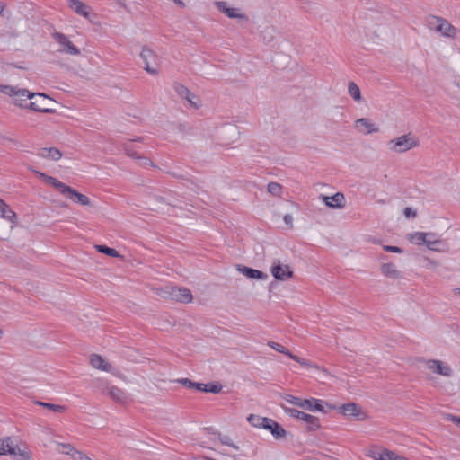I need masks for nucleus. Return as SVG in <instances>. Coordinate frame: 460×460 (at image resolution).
<instances>
[{"mask_svg": "<svg viewBox=\"0 0 460 460\" xmlns=\"http://www.w3.org/2000/svg\"><path fill=\"white\" fill-rule=\"evenodd\" d=\"M159 295L164 299L188 304L192 301V294L187 288L165 287Z\"/></svg>", "mask_w": 460, "mask_h": 460, "instance_id": "1", "label": "nucleus"}, {"mask_svg": "<svg viewBox=\"0 0 460 460\" xmlns=\"http://www.w3.org/2000/svg\"><path fill=\"white\" fill-rule=\"evenodd\" d=\"M11 455L14 460H30V454L20 449L10 437L0 439V456Z\"/></svg>", "mask_w": 460, "mask_h": 460, "instance_id": "2", "label": "nucleus"}, {"mask_svg": "<svg viewBox=\"0 0 460 460\" xmlns=\"http://www.w3.org/2000/svg\"><path fill=\"white\" fill-rule=\"evenodd\" d=\"M390 149L396 153H404L419 146V139L411 133L389 141Z\"/></svg>", "mask_w": 460, "mask_h": 460, "instance_id": "3", "label": "nucleus"}, {"mask_svg": "<svg viewBox=\"0 0 460 460\" xmlns=\"http://www.w3.org/2000/svg\"><path fill=\"white\" fill-rule=\"evenodd\" d=\"M2 92L11 97H13V102L17 106L29 107L27 104L28 100L33 101L34 93L26 89H20L13 86H4Z\"/></svg>", "mask_w": 460, "mask_h": 460, "instance_id": "4", "label": "nucleus"}, {"mask_svg": "<svg viewBox=\"0 0 460 460\" xmlns=\"http://www.w3.org/2000/svg\"><path fill=\"white\" fill-rule=\"evenodd\" d=\"M428 23L431 30L443 36L453 38L456 35V29L443 18L432 16L429 19Z\"/></svg>", "mask_w": 460, "mask_h": 460, "instance_id": "5", "label": "nucleus"}, {"mask_svg": "<svg viewBox=\"0 0 460 460\" xmlns=\"http://www.w3.org/2000/svg\"><path fill=\"white\" fill-rule=\"evenodd\" d=\"M55 102L44 93H34L33 101L29 103L30 109L44 113H52L55 109L51 107Z\"/></svg>", "mask_w": 460, "mask_h": 460, "instance_id": "6", "label": "nucleus"}, {"mask_svg": "<svg viewBox=\"0 0 460 460\" xmlns=\"http://www.w3.org/2000/svg\"><path fill=\"white\" fill-rule=\"evenodd\" d=\"M140 58L145 64V70L150 75L158 74V57L148 48H143Z\"/></svg>", "mask_w": 460, "mask_h": 460, "instance_id": "7", "label": "nucleus"}, {"mask_svg": "<svg viewBox=\"0 0 460 460\" xmlns=\"http://www.w3.org/2000/svg\"><path fill=\"white\" fill-rule=\"evenodd\" d=\"M52 37L61 46L58 49L60 53L72 56H78L80 54V49L75 47L65 34L56 31L52 33Z\"/></svg>", "mask_w": 460, "mask_h": 460, "instance_id": "8", "label": "nucleus"}, {"mask_svg": "<svg viewBox=\"0 0 460 460\" xmlns=\"http://www.w3.org/2000/svg\"><path fill=\"white\" fill-rule=\"evenodd\" d=\"M270 272L276 279L281 281L288 280L293 277V271L290 267L287 264L281 263L279 260L273 261Z\"/></svg>", "mask_w": 460, "mask_h": 460, "instance_id": "9", "label": "nucleus"}, {"mask_svg": "<svg viewBox=\"0 0 460 460\" xmlns=\"http://www.w3.org/2000/svg\"><path fill=\"white\" fill-rule=\"evenodd\" d=\"M63 187L64 188H60L59 192L62 195L69 198L72 201L79 203L83 206H89L91 204L90 199L87 196L77 192L75 190L66 185L65 183H63Z\"/></svg>", "mask_w": 460, "mask_h": 460, "instance_id": "10", "label": "nucleus"}, {"mask_svg": "<svg viewBox=\"0 0 460 460\" xmlns=\"http://www.w3.org/2000/svg\"><path fill=\"white\" fill-rule=\"evenodd\" d=\"M174 90L181 98L188 101L191 107L196 109L199 108V97L191 93L186 86L179 83H175Z\"/></svg>", "mask_w": 460, "mask_h": 460, "instance_id": "11", "label": "nucleus"}, {"mask_svg": "<svg viewBox=\"0 0 460 460\" xmlns=\"http://www.w3.org/2000/svg\"><path fill=\"white\" fill-rule=\"evenodd\" d=\"M427 367L435 374L444 376H451V367L440 360L429 359L426 362Z\"/></svg>", "mask_w": 460, "mask_h": 460, "instance_id": "12", "label": "nucleus"}, {"mask_svg": "<svg viewBox=\"0 0 460 460\" xmlns=\"http://www.w3.org/2000/svg\"><path fill=\"white\" fill-rule=\"evenodd\" d=\"M339 411L345 416L355 417L357 420H364L366 414L361 411L359 406L354 402L345 403L339 407Z\"/></svg>", "mask_w": 460, "mask_h": 460, "instance_id": "13", "label": "nucleus"}, {"mask_svg": "<svg viewBox=\"0 0 460 460\" xmlns=\"http://www.w3.org/2000/svg\"><path fill=\"white\" fill-rule=\"evenodd\" d=\"M215 5L220 12L224 13L229 18L248 20V17L245 14L239 13L235 8L228 7L227 4L224 1H217L215 3Z\"/></svg>", "mask_w": 460, "mask_h": 460, "instance_id": "14", "label": "nucleus"}, {"mask_svg": "<svg viewBox=\"0 0 460 460\" xmlns=\"http://www.w3.org/2000/svg\"><path fill=\"white\" fill-rule=\"evenodd\" d=\"M425 244L429 250L434 252H447L448 250L447 242L437 238L436 234L435 237H427Z\"/></svg>", "mask_w": 460, "mask_h": 460, "instance_id": "15", "label": "nucleus"}, {"mask_svg": "<svg viewBox=\"0 0 460 460\" xmlns=\"http://www.w3.org/2000/svg\"><path fill=\"white\" fill-rule=\"evenodd\" d=\"M108 393L110 397L118 403L123 404L127 402L128 396L126 393L117 386L107 387L102 393Z\"/></svg>", "mask_w": 460, "mask_h": 460, "instance_id": "16", "label": "nucleus"}, {"mask_svg": "<svg viewBox=\"0 0 460 460\" xmlns=\"http://www.w3.org/2000/svg\"><path fill=\"white\" fill-rule=\"evenodd\" d=\"M323 403V401L316 398L304 399L302 409L309 411L326 412Z\"/></svg>", "mask_w": 460, "mask_h": 460, "instance_id": "17", "label": "nucleus"}, {"mask_svg": "<svg viewBox=\"0 0 460 460\" xmlns=\"http://www.w3.org/2000/svg\"><path fill=\"white\" fill-rule=\"evenodd\" d=\"M90 361L91 365L96 369H100L110 373H111L113 370L112 366L107 363L105 359L98 354L91 355Z\"/></svg>", "mask_w": 460, "mask_h": 460, "instance_id": "18", "label": "nucleus"}, {"mask_svg": "<svg viewBox=\"0 0 460 460\" xmlns=\"http://www.w3.org/2000/svg\"><path fill=\"white\" fill-rule=\"evenodd\" d=\"M237 270L248 279H266L268 275L261 270L238 265Z\"/></svg>", "mask_w": 460, "mask_h": 460, "instance_id": "19", "label": "nucleus"}, {"mask_svg": "<svg viewBox=\"0 0 460 460\" xmlns=\"http://www.w3.org/2000/svg\"><path fill=\"white\" fill-rule=\"evenodd\" d=\"M264 429L270 430L276 439H280L286 437L287 431L277 421L270 419L269 423L266 424Z\"/></svg>", "mask_w": 460, "mask_h": 460, "instance_id": "20", "label": "nucleus"}, {"mask_svg": "<svg viewBox=\"0 0 460 460\" xmlns=\"http://www.w3.org/2000/svg\"><path fill=\"white\" fill-rule=\"evenodd\" d=\"M321 198L324 201L325 205L330 208H342L345 200L344 195L341 192L331 197L322 195Z\"/></svg>", "mask_w": 460, "mask_h": 460, "instance_id": "21", "label": "nucleus"}, {"mask_svg": "<svg viewBox=\"0 0 460 460\" xmlns=\"http://www.w3.org/2000/svg\"><path fill=\"white\" fill-rule=\"evenodd\" d=\"M427 237H435V233L414 232L407 234V240L418 245L425 244Z\"/></svg>", "mask_w": 460, "mask_h": 460, "instance_id": "22", "label": "nucleus"}, {"mask_svg": "<svg viewBox=\"0 0 460 460\" xmlns=\"http://www.w3.org/2000/svg\"><path fill=\"white\" fill-rule=\"evenodd\" d=\"M39 155H40L43 158H49L54 161H58L61 158L62 153L56 147H44L40 149Z\"/></svg>", "mask_w": 460, "mask_h": 460, "instance_id": "23", "label": "nucleus"}, {"mask_svg": "<svg viewBox=\"0 0 460 460\" xmlns=\"http://www.w3.org/2000/svg\"><path fill=\"white\" fill-rule=\"evenodd\" d=\"M356 128H364L366 134H371L378 131V128L375 124L371 123L369 119L362 118L355 121Z\"/></svg>", "mask_w": 460, "mask_h": 460, "instance_id": "24", "label": "nucleus"}, {"mask_svg": "<svg viewBox=\"0 0 460 460\" xmlns=\"http://www.w3.org/2000/svg\"><path fill=\"white\" fill-rule=\"evenodd\" d=\"M381 272L384 276L398 279L401 277L400 271L397 270L396 267L393 263H384L381 265Z\"/></svg>", "mask_w": 460, "mask_h": 460, "instance_id": "25", "label": "nucleus"}, {"mask_svg": "<svg viewBox=\"0 0 460 460\" xmlns=\"http://www.w3.org/2000/svg\"><path fill=\"white\" fill-rule=\"evenodd\" d=\"M247 420L252 426L255 428L264 429L266 424L269 423L270 418L250 414L247 418Z\"/></svg>", "mask_w": 460, "mask_h": 460, "instance_id": "26", "label": "nucleus"}, {"mask_svg": "<svg viewBox=\"0 0 460 460\" xmlns=\"http://www.w3.org/2000/svg\"><path fill=\"white\" fill-rule=\"evenodd\" d=\"M35 172L46 183L51 185L52 187L57 189L58 191H59L60 188H64L63 187V182L58 181L57 178L49 176V175H47L46 173L39 172V171H36Z\"/></svg>", "mask_w": 460, "mask_h": 460, "instance_id": "27", "label": "nucleus"}, {"mask_svg": "<svg viewBox=\"0 0 460 460\" xmlns=\"http://www.w3.org/2000/svg\"><path fill=\"white\" fill-rule=\"evenodd\" d=\"M282 410L284 411V412L286 414H288V416L294 418V419H296V420H305L307 413L304 412V411H298L296 409H294V408H290V407H288L284 404H280Z\"/></svg>", "mask_w": 460, "mask_h": 460, "instance_id": "28", "label": "nucleus"}, {"mask_svg": "<svg viewBox=\"0 0 460 460\" xmlns=\"http://www.w3.org/2000/svg\"><path fill=\"white\" fill-rule=\"evenodd\" d=\"M304 422L306 423V429L308 431H316L321 428L320 420L317 417L313 416L311 414L306 415Z\"/></svg>", "mask_w": 460, "mask_h": 460, "instance_id": "29", "label": "nucleus"}, {"mask_svg": "<svg viewBox=\"0 0 460 460\" xmlns=\"http://www.w3.org/2000/svg\"><path fill=\"white\" fill-rule=\"evenodd\" d=\"M348 92L352 99L356 102L361 101V92L359 87L354 82H349L348 84Z\"/></svg>", "mask_w": 460, "mask_h": 460, "instance_id": "30", "label": "nucleus"}, {"mask_svg": "<svg viewBox=\"0 0 460 460\" xmlns=\"http://www.w3.org/2000/svg\"><path fill=\"white\" fill-rule=\"evenodd\" d=\"M70 6L75 10V12L78 14H81L84 17L88 16V12L86 11V6L78 0H70Z\"/></svg>", "mask_w": 460, "mask_h": 460, "instance_id": "31", "label": "nucleus"}, {"mask_svg": "<svg viewBox=\"0 0 460 460\" xmlns=\"http://www.w3.org/2000/svg\"><path fill=\"white\" fill-rule=\"evenodd\" d=\"M36 404H38L43 408L49 409L50 411H56V412H62V411H65L66 409V406H64V405H58V404L44 402H40V401H37Z\"/></svg>", "mask_w": 460, "mask_h": 460, "instance_id": "32", "label": "nucleus"}, {"mask_svg": "<svg viewBox=\"0 0 460 460\" xmlns=\"http://www.w3.org/2000/svg\"><path fill=\"white\" fill-rule=\"evenodd\" d=\"M96 249L98 252L104 253L110 257H112V258L119 257V252L113 248H110L105 245H96Z\"/></svg>", "mask_w": 460, "mask_h": 460, "instance_id": "33", "label": "nucleus"}, {"mask_svg": "<svg viewBox=\"0 0 460 460\" xmlns=\"http://www.w3.org/2000/svg\"><path fill=\"white\" fill-rule=\"evenodd\" d=\"M125 153L127 155L134 158V159H137V158H139L140 157V155H138V153L135 150V146L133 145V141H129L128 143H125L124 145V147H123Z\"/></svg>", "mask_w": 460, "mask_h": 460, "instance_id": "34", "label": "nucleus"}, {"mask_svg": "<svg viewBox=\"0 0 460 460\" xmlns=\"http://www.w3.org/2000/svg\"><path fill=\"white\" fill-rule=\"evenodd\" d=\"M268 346L271 349H275L276 351L285 354L290 358V356H293L294 354L291 353L287 348L282 346L281 344L275 342V341H269Z\"/></svg>", "mask_w": 460, "mask_h": 460, "instance_id": "35", "label": "nucleus"}, {"mask_svg": "<svg viewBox=\"0 0 460 460\" xmlns=\"http://www.w3.org/2000/svg\"><path fill=\"white\" fill-rule=\"evenodd\" d=\"M213 434H217L221 444L231 447L235 450L239 449V447L233 443L232 439L228 436L222 435L220 432H213Z\"/></svg>", "mask_w": 460, "mask_h": 460, "instance_id": "36", "label": "nucleus"}, {"mask_svg": "<svg viewBox=\"0 0 460 460\" xmlns=\"http://www.w3.org/2000/svg\"><path fill=\"white\" fill-rule=\"evenodd\" d=\"M377 454L378 456H374L376 460H395L396 457V454L389 450H383Z\"/></svg>", "mask_w": 460, "mask_h": 460, "instance_id": "37", "label": "nucleus"}, {"mask_svg": "<svg viewBox=\"0 0 460 460\" xmlns=\"http://www.w3.org/2000/svg\"><path fill=\"white\" fill-rule=\"evenodd\" d=\"M267 190L273 196L279 197L281 195L282 187L277 182H270L267 186Z\"/></svg>", "mask_w": 460, "mask_h": 460, "instance_id": "38", "label": "nucleus"}, {"mask_svg": "<svg viewBox=\"0 0 460 460\" xmlns=\"http://www.w3.org/2000/svg\"><path fill=\"white\" fill-rule=\"evenodd\" d=\"M282 398L284 400H286L287 402L297 406V407H300L302 408L303 406V401L304 399L300 398V397H296V396H294V395H291V394H284L282 395Z\"/></svg>", "mask_w": 460, "mask_h": 460, "instance_id": "39", "label": "nucleus"}, {"mask_svg": "<svg viewBox=\"0 0 460 460\" xmlns=\"http://www.w3.org/2000/svg\"><path fill=\"white\" fill-rule=\"evenodd\" d=\"M290 358L300 364L301 366L307 367H315L319 368L316 365H314L311 361L306 360L303 358H300L296 355L290 356Z\"/></svg>", "mask_w": 460, "mask_h": 460, "instance_id": "40", "label": "nucleus"}, {"mask_svg": "<svg viewBox=\"0 0 460 460\" xmlns=\"http://www.w3.org/2000/svg\"><path fill=\"white\" fill-rule=\"evenodd\" d=\"M222 390V385L218 383H208L206 385L205 392L218 394Z\"/></svg>", "mask_w": 460, "mask_h": 460, "instance_id": "41", "label": "nucleus"}, {"mask_svg": "<svg viewBox=\"0 0 460 460\" xmlns=\"http://www.w3.org/2000/svg\"><path fill=\"white\" fill-rule=\"evenodd\" d=\"M2 217L7 219L8 221L12 223H15L17 219V216L15 212H13L10 208L6 209L4 213H3Z\"/></svg>", "mask_w": 460, "mask_h": 460, "instance_id": "42", "label": "nucleus"}, {"mask_svg": "<svg viewBox=\"0 0 460 460\" xmlns=\"http://www.w3.org/2000/svg\"><path fill=\"white\" fill-rule=\"evenodd\" d=\"M58 447L62 449L61 453L71 456L72 451H75V448L71 444L58 443Z\"/></svg>", "mask_w": 460, "mask_h": 460, "instance_id": "43", "label": "nucleus"}, {"mask_svg": "<svg viewBox=\"0 0 460 460\" xmlns=\"http://www.w3.org/2000/svg\"><path fill=\"white\" fill-rule=\"evenodd\" d=\"M383 249L388 252L402 253L403 250L398 246L384 245Z\"/></svg>", "mask_w": 460, "mask_h": 460, "instance_id": "44", "label": "nucleus"}, {"mask_svg": "<svg viewBox=\"0 0 460 460\" xmlns=\"http://www.w3.org/2000/svg\"><path fill=\"white\" fill-rule=\"evenodd\" d=\"M177 383L188 388H194L195 385V382L190 380L189 378H180L177 380Z\"/></svg>", "mask_w": 460, "mask_h": 460, "instance_id": "45", "label": "nucleus"}, {"mask_svg": "<svg viewBox=\"0 0 460 460\" xmlns=\"http://www.w3.org/2000/svg\"><path fill=\"white\" fill-rule=\"evenodd\" d=\"M137 159L140 161V164L142 166H145V167H147V166L154 167L155 166L154 163L148 157H145V156H141L140 155V157L137 158Z\"/></svg>", "mask_w": 460, "mask_h": 460, "instance_id": "46", "label": "nucleus"}, {"mask_svg": "<svg viewBox=\"0 0 460 460\" xmlns=\"http://www.w3.org/2000/svg\"><path fill=\"white\" fill-rule=\"evenodd\" d=\"M87 456H85L83 452L81 451H78V450H75V451H72V454H71V457L74 459V460H84L86 458Z\"/></svg>", "mask_w": 460, "mask_h": 460, "instance_id": "47", "label": "nucleus"}, {"mask_svg": "<svg viewBox=\"0 0 460 460\" xmlns=\"http://www.w3.org/2000/svg\"><path fill=\"white\" fill-rule=\"evenodd\" d=\"M403 214L407 218H414L417 217V211L411 208H405L403 210Z\"/></svg>", "mask_w": 460, "mask_h": 460, "instance_id": "48", "label": "nucleus"}, {"mask_svg": "<svg viewBox=\"0 0 460 460\" xmlns=\"http://www.w3.org/2000/svg\"><path fill=\"white\" fill-rule=\"evenodd\" d=\"M447 420L454 422L456 425L460 427V417L453 415V414H448L447 416Z\"/></svg>", "mask_w": 460, "mask_h": 460, "instance_id": "49", "label": "nucleus"}, {"mask_svg": "<svg viewBox=\"0 0 460 460\" xmlns=\"http://www.w3.org/2000/svg\"><path fill=\"white\" fill-rule=\"evenodd\" d=\"M284 222L289 226L290 228L293 227V217L290 214H287L283 217Z\"/></svg>", "mask_w": 460, "mask_h": 460, "instance_id": "50", "label": "nucleus"}, {"mask_svg": "<svg viewBox=\"0 0 460 460\" xmlns=\"http://www.w3.org/2000/svg\"><path fill=\"white\" fill-rule=\"evenodd\" d=\"M9 208V206L0 199V216H3V213L6 211V209Z\"/></svg>", "mask_w": 460, "mask_h": 460, "instance_id": "51", "label": "nucleus"}, {"mask_svg": "<svg viewBox=\"0 0 460 460\" xmlns=\"http://www.w3.org/2000/svg\"><path fill=\"white\" fill-rule=\"evenodd\" d=\"M206 385H207V384L196 383V382H195L194 388H196V389H197V390H199V391L205 392V390H206Z\"/></svg>", "mask_w": 460, "mask_h": 460, "instance_id": "52", "label": "nucleus"}, {"mask_svg": "<svg viewBox=\"0 0 460 460\" xmlns=\"http://www.w3.org/2000/svg\"><path fill=\"white\" fill-rule=\"evenodd\" d=\"M173 2H174L176 4H178V5L181 6V7H184V6H185V4H184V2H183L182 0H173Z\"/></svg>", "mask_w": 460, "mask_h": 460, "instance_id": "53", "label": "nucleus"}, {"mask_svg": "<svg viewBox=\"0 0 460 460\" xmlns=\"http://www.w3.org/2000/svg\"><path fill=\"white\" fill-rule=\"evenodd\" d=\"M395 460H409L408 458L396 455Z\"/></svg>", "mask_w": 460, "mask_h": 460, "instance_id": "54", "label": "nucleus"}, {"mask_svg": "<svg viewBox=\"0 0 460 460\" xmlns=\"http://www.w3.org/2000/svg\"><path fill=\"white\" fill-rule=\"evenodd\" d=\"M427 261L429 262V264H430L432 266H437L438 265V263L436 261H431L429 259H427Z\"/></svg>", "mask_w": 460, "mask_h": 460, "instance_id": "55", "label": "nucleus"}, {"mask_svg": "<svg viewBox=\"0 0 460 460\" xmlns=\"http://www.w3.org/2000/svg\"><path fill=\"white\" fill-rule=\"evenodd\" d=\"M454 291H455L456 294L460 295V288H456Z\"/></svg>", "mask_w": 460, "mask_h": 460, "instance_id": "56", "label": "nucleus"}, {"mask_svg": "<svg viewBox=\"0 0 460 460\" xmlns=\"http://www.w3.org/2000/svg\"><path fill=\"white\" fill-rule=\"evenodd\" d=\"M4 11V6L0 4V14L3 13Z\"/></svg>", "mask_w": 460, "mask_h": 460, "instance_id": "57", "label": "nucleus"}, {"mask_svg": "<svg viewBox=\"0 0 460 460\" xmlns=\"http://www.w3.org/2000/svg\"><path fill=\"white\" fill-rule=\"evenodd\" d=\"M3 333H4V332H3V330L0 328V338H2Z\"/></svg>", "mask_w": 460, "mask_h": 460, "instance_id": "58", "label": "nucleus"}, {"mask_svg": "<svg viewBox=\"0 0 460 460\" xmlns=\"http://www.w3.org/2000/svg\"><path fill=\"white\" fill-rule=\"evenodd\" d=\"M157 199H158L159 201H161V202H163V201H164V199H163V198H161V197H159Z\"/></svg>", "mask_w": 460, "mask_h": 460, "instance_id": "59", "label": "nucleus"}, {"mask_svg": "<svg viewBox=\"0 0 460 460\" xmlns=\"http://www.w3.org/2000/svg\"><path fill=\"white\" fill-rule=\"evenodd\" d=\"M327 405L329 406L330 409H334L335 408V406L329 405L328 403H327Z\"/></svg>", "mask_w": 460, "mask_h": 460, "instance_id": "60", "label": "nucleus"}]
</instances>
